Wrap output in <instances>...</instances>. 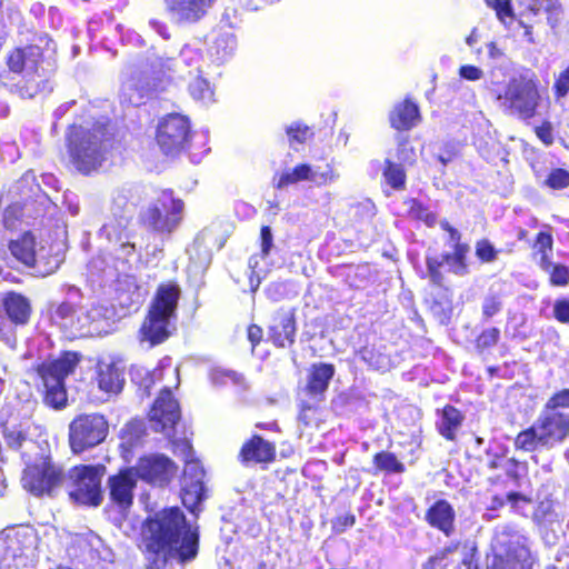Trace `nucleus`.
I'll return each mask as SVG.
<instances>
[{"label": "nucleus", "mask_w": 569, "mask_h": 569, "mask_svg": "<svg viewBox=\"0 0 569 569\" xmlns=\"http://www.w3.org/2000/svg\"><path fill=\"white\" fill-rule=\"evenodd\" d=\"M149 569H167L176 561L183 565L198 555L199 535L186 521L179 508L156 513L144 529Z\"/></svg>", "instance_id": "1"}, {"label": "nucleus", "mask_w": 569, "mask_h": 569, "mask_svg": "<svg viewBox=\"0 0 569 569\" xmlns=\"http://www.w3.org/2000/svg\"><path fill=\"white\" fill-rule=\"evenodd\" d=\"M139 199L138 187L126 184L117 188L112 194V216L99 230V238L110 243L117 259L122 263L137 254V226L129 204H134Z\"/></svg>", "instance_id": "2"}, {"label": "nucleus", "mask_w": 569, "mask_h": 569, "mask_svg": "<svg viewBox=\"0 0 569 569\" xmlns=\"http://www.w3.org/2000/svg\"><path fill=\"white\" fill-rule=\"evenodd\" d=\"M43 48L38 43L17 47L8 52L6 63L8 71L0 74L3 86H9L8 80L13 74L20 79L12 84L11 90L22 98H33L40 92L49 90L47 76L41 68Z\"/></svg>", "instance_id": "3"}, {"label": "nucleus", "mask_w": 569, "mask_h": 569, "mask_svg": "<svg viewBox=\"0 0 569 569\" xmlns=\"http://www.w3.org/2000/svg\"><path fill=\"white\" fill-rule=\"evenodd\" d=\"M180 290L177 284H161L149 307L139 330L140 343H147L148 348L164 342L176 329L177 305Z\"/></svg>", "instance_id": "4"}, {"label": "nucleus", "mask_w": 569, "mask_h": 569, "mask_svg": "<svg viewBox=\"0 0 569 569\" xmlns=\"http://www.w3.org/2000/svg\"><path fill=\"white\" fill-rule=\"evenodd\" d=\"M487 557L488 569H533L536 559L527 539L510 526H498Z\"/></svg>", "instance_id": "5"}, {"label": "nucleus", "mask_w": 569, "mask_h": 569, "mask_svg": "<svg viewBox=\"0 0 569 569\" xmlns=\"http://www.w3.org/2000/svg\"><path fill=\"white\" fill-rule=\"evenodd\" d=\"M68 149L73 166L82 173L96 170L106 159L108 142L106 128L74 126L68 137Z\"/></svg>", "instance_id": "6"}, {"label": "nucleus", "mask_w": 569, "mask_h": 569, "mask_svg": "<svg viewBox=\"0 0 569 569\" xmlns=\"http://www.w3.org/2000/svg\"><path fill=\"white\" fill-rule=\"evenodd\" d=\"M565 409H569V388L552 395L535 420L546 449L562 443L569 436V415Z\"/></svg>", "instance_id": "7"}, {"label": "nucleus", "mask_w": 569, "mask_h": 569, "mask_svg": "<svg viewBox=\"0 0 569 569\" xmlns=\"http://www.w3.org/2000/svg\"><path fill=\"white\" fill-rule=\"evenodd\" d=\"M80 361L77 352H64L58 359L42 363L39 375L46 388L44 403L53 409H62L67 405L64 379L71 375Z\"/></svg>", "instance_id": "8"}, {"label": "nucleus", "mask_w": 569, "mask_h": 569, "mask_svg": "<svg viewBox=\"0 0 569 569\" xmlns=\"http://www.w3.org/2000/svg\"><path fill=\"white\" fill-rule=\"evenodd\" d=\"M183 202L171 191H163L154 201L139 212V222L148 230L161 236L171 234L182 220Z\"/></svg>", "instance_id": "9"}, {"label": "nucleus", "mask_w": 569, "mask_h": 569, "mask_svg": "<svg viewBox=\"0 0 569 569\" xmlns=\"http://www.w3.org/2000/svg\"><path fill=\"white\" fill-rule=\"evenodd\" d=\"M500 107L511 114L529 119L536 113L539 101L537 84L526 77H512L502 90L497 92Z\"/></svg>", "instance_id": "10"}, {"label": "nucleus", "mask_w": 569, "mask_h": 569, "mask_svg": "<svg viewBox=\"0 0 569 569\" xmlns=\"http://www.w3.org/2000/svg\"><path fill=\"white\" fill-rule=\"evenodd\" d=\"M173 445L184 456V469L181 480V500L192 513L199 511L200 503L207 498L203 485L204 470L198 460L189 459L192 448L188 441H174Z\"/></svg>", "instance_id": "11"}, {"label": "nucleus", "mask_w": 569, "mask_h": 569, "mask_svg": "<svg viewBox=\"0 0 569 569\" xmlns=\"http://www.w3.org/2000/svg\"><path fill=\"white\" fill-rule=\"evenodd\" d=\"M106 467L77 466L69 471L71 487L69 496L72 500L89 506H99L102 501L101 479Z\"/></svg>", "instance_id": "12"}, {"label": "nucleus", "mask_w": 569, "mask_h": 569, "mask_svg": "<svg viewBox=\"0 0 569 569\" xmlns=\"http://www.w3.org/2000/svg\"><path fill=\"white\" fill-rule=\"evenodd\" d=\"M109 425L99 413L80 415L69 425V442L73 452L79 453L101 443L108 435Z\"/></svg>", "instance_id": "13"}, {"label": "nucleus", "mask_w": 569, "mask_h": 569, "mask_svg": "<svg viewBox=\"0 0 569 569\" xmlns=\"http://www.w3.org/2000/svg\"><path fill=\"white\" fill-rule=\"evenodd\" d=\"M190 138L189 120L178 113L168 114L157 129V142L166 154L180 152Z\"/></svg>", "instance_id": "14"}, {"label": "nucleus", "mask_w": 569, "mask_h": 569, "mask_svg": "<svg viewBox=\"0 0 569 569\" xmlns=\"http://www.w3.org/2000/svg\"><path fill=\"white\" fill-rule=\"evenodd\" d=\"M180 418L181 412L177 400L171 391L164 388L149 412L151 428L156 432H162L167 438L171 439L176 435L174 429Z\"/></svg>", "instance_id": "15"}, {"label": "nucleus", "mask_w": 569, "mask_h": 569, "mask_svg": "<svg viewBox=\"0 0 569 569\" xmlns=\"http://www.w3.org/2000/svg\"><path fill=\"white\" fill-rule=\"evenodd\" d=\"M61 468L51 461L28 467L22 476L23 488L34 496L51 495L62 483Z\"/></svg>", "instance_id": "16"}, {"label": "nucleus", "mask_w": 569, "mask_h": 569, "mask_svg": "<svg viewBox=\"0 0 569 569\" xmlns=\"http://www.w3.org/2000/svg\"><path fill=\"white\" fill-rule=\"evenodd\" d=\"M133 469L141 479L159 486L167 483L176 470L173 462L162 455L140 458Z\"/></svg>", "instance_id": "17"}, {"label": "nucleus", "mask_w": 569, "mask_h": 569, "mask_svg": "<svg viewBox=\"0 0 569 569\" xmlns=\"http://www.w3.org/2000/svg\"><path fill=\"white\" fill-rule=\"evenodd\" d=\"M138 475L133 468H128L109 478L110 500L120 509L127 510L132 506L133 490Z\"/></svg>", "instance_id": "18"}, {"label": "nucleus", "mask_w": 569, "mask_h": 569, "mask_svg": "<svg viewBox=\"0 0 569 569\" xmlns=\"http://www.w3.org/2000/svg\"><path fill=\"white\" fill-rule=\"evenodd\" d=\"M337 178L333 171L327 167L326 170L312 168L309 164L302 163L293 169L286 170L278 179L277 188L283 189L289 184L298 183L300 181H308L316 186H322Z\"/></svg>", "instance_id": "19"}, {"label": "nucleus", "mask_w": 569, "mask_h": 569, "mask_svg": "<svg viewBox=\"0 0 569 569\" xmlns=\"http://www.w3.org/2000/svg\"><path fill=\"white\" fill-rule=\"evenodd\" d=\"M216 0H167L170 18L178 24L194 23L203 18Z\"/></svg>", "instance_id": "20"}, {"label": "nucleus", "mask_w": 569, "mask_h": 569, "mask_svg": "<svg viewBox=\"0 0 569 569\" xmlns=\"http://www.w3.org/2000/svg\"><path fill=\"white\" fill-rule=\"evenodd\" d=\"M296 319L292 310H278L271 319L269 326V338L280 348H286L295 342L296 338Z\"/></svg>", "instance_id": "21"}, {"label": "nucleus", "mask_w": 569, "mask_h": 569, "mask_svg": "<svg viewBox=\"0 0 569 569\" xmlns=\"http://www.w3.org/2000/svg\"><path fill=\"white\" fill-rule=\"evenodd\" d=\"M102 311L99 308H79L72 319L64 322V330L73 337L93 336L100 332Z\"/></svg>", "instance_id": "22"}, {"label": "nucleus", "mask_w": 569, "mask_h": 569, "mask_svg": "<svg viewBox=\"0 0 569 569\" xmlns=\"http://www.w3.org/2000/svg\"><path fill=\"white\" fill-rule=\"evenodd\" d=\"M156 91V83L144 73H138L127 79L121 88L120 99L122 103L140 106L144 99Z\"/></svg>", "instance_id": "23"}, {"label": "nucleus", "mask_w": 569, "mask_h": 569, "mask_svg": "<svg viewBox=\"0 0 569 569\" xmlns=\"http://www.w3.org/2000/svg\"><path fill=\"white\" fill-rule=\"evenodd\" d=\"M98 387L108 393H118L124 382L122 370L110 358H102L96 366Z\"/></svg>", "instance_id": "24"}, {"label": "nucleus", "mask_w": 569, "mask_h": 569, "mask_svg": "<svg viewBox=\"0 0 569 569\" xmlns=\"http://www.w3.org/2000/svg\"><path fill=\"white\" fill-rule=\"evenodd\" d=\"M32 541V535L23 528L8 527L0 532V550L8 557L17 558Z\"/></svg>", "instance_id": "25"}, {"label": "nucleus", "mask_w": 569, "mask_h": 569, "mask_svg": "<svg viewBox=\"0 0 569 569\" xmlns=\"http://www.w3.org/2000/svg\"><path fill=\"white\" fill-rule=\"evenodd\" d=\"M274 445L260 436H253L240 451L242 462H270L274 459Z\"/></svg>", "instance_id": "26"}, {"label": "nucleus", "mask_w": 569, "mask_h": 569, "mask_svg": "<svg viewBox=\"0 0 569 569\" xmlns=\"http://www.w3.org/2000/svg\"><path fill=\"white\" fill-rule=\"evenodd\" d=\"M426 518L430 526L442 531L447 537L455 530L456 513L451 505L446 500L436 501L428 510Z\"/></svg>", "instance_id": "27"}, {"label": "nucleus", "mask_w": 569, "mask_h": 569, "mask_svg": "<svg viewBox=\"0 0 569 569\" xmlns=\"http://www.w3.org/2000/svg\"><path fill=\"white\" fill-rule=\"evenodd\" d=\"M236 48L237 39L233 32L230 30H218L212 37L208 51L213 61L222 63L232 57Z\"/></svg>", "instance_id": "28"}, {"label": "nucleus", "mask_w": 569, "mask_h": 569, "mask_svg": "<svg viewBox=\"0 0 569 569\" xmlns=\"http://www.w3.org/2000/svg\"><path fill=\"white\" fill-rule=\"evenodd\" d=\"M212 233L210 230H202L188 249L190 260L201 269L208 268L212 257Z\"/></svg>", "instance_id": "29"}, {"label": "nucleus", "mask_w": 569, "mask_h": 569, "mask_svg": "<svg viewBox=\"0 0 569 569\" xmlns=\"http://www.w3.org/2000/svg\"><path fill=\"white\" fill-rule=\"evenodd\" d=\"M333 375L335 368L332 365H313L308 376L307 392L315 398L322 396L328 389Z\"/></svg>", "instance_id": "30"}, {"label": "nucleus", "mask_w": 569, "mask_h": 569, "mask_svg": "<svg viewBox=\"0 0 569 569\" xmlns=\"http://www.w3.org/2000/svg\"><path fill=\"white\" fill-rule=\"evenodd\" d=\"M3 307L12 323L26 325L28 322L31 306L24 296L16 292L8 293L3 299Z\"/></svg>", "instance_id": "31"}, {"label": "nucleus", "mask_w": 569, "mask_h": 569, "mask_svg": "<svg viewBox=\"0 0 569 569\" xmlns=\"http://www.w3.org/2000/svg\"><path fill=\"white\" fill-rule=\"evenodd\" d=\"M420 119L418 106L410 100L397 104L390 113V123L397 130H409Z\"/></svg>", "instance_id": "32"}, {"label": "nucleus", "mask_w": 569, "mask_h": 569, "mask_svg": "<svg viewBox=\"0 0 569 569\" xmlns=\"http://www.w3.org/2000/svg\"><path fill=\"white\" fill-rule=\"evenodd\" d=\"M463 421L462 413L452 406H446L439 412V420L437 421V427L446 439L455 440L456 432L461 427Z\"/></svg>", "instance_id": "33"}, {"label": "nucleus", "mask_w": 569, "mask_h": 569, "mask_svg": "<svg viewBox=\"0 0 569 569\" xmlns=\"http://www.w3.org/2000/svg\"><path fill=\"white\" fill-rule=\"evenodd\" d=\"M62 262L63 256L60 252H52V248L47 250L41 247L31 268L37 276L47 277L56 272Z\"/></svg>", "instance_id": "34"}, {"label": "nucleus", "mask_w": 569, "mask_h": 569, "mask_svg": "<svg viewBox=\"0 0 569 569\" xmlns=\"http://www.w3.org/2000/svg\"><path fill=\"white\" fill-rule=\"evenodd\" d=\"M9 249L12 256L27 267L31 268L34 263L38 250H36V241L32 234L24 233L20 239L11 241Z\"/></svg>", "instance_id": "35"}, {"label": "nucleus", "mask_w": 569, "mask_h": 569, "mask_svg": "<svg viewBox=\"0 0 569 569\" xmlns=\"http://www.w3.org/2000/svg\"><path fill=\"white\" fill-rule=\"evenodd\" d=\"M30 427L31 422L29 420L4 422L2 435L7 446L14 450L20 449L28 440Z\"/></svg>", "instance_id": "36"}, {"label": "nucleus", "mask_w": 569, "mask_h": 569, "mask_svg": "<svg viewBox=\"0 0 569 569\" xmlns=\"http://www.w3.org/2000/svg\"><path fill=\"white\" fill-rule=\"evenodd\" d=\"M147 436L146 423L141 419H132L121 429V447L131 450L142 443Z\"/></svg>", "instance_id": "37"}, {"label": "nucleus", "mask_w": 569, "mask_h": 569, "mask_svg": "<svg viewBox=\"0 0 569 569\" xmlns=\"http://www.w3.org/2000/svg\"><path fill=\"white\" fill-rule=\"evenodd\" d=\"M107 243H108L107 249L109 250V254H111L113 257V264L111 266L107 261V257L104 254H99V256L94 257L88 264V269L93 277H100L101 274H104V273L112 276V270L124 272L127 264L132 259V258H130L128 261L122 263L121 261H119L117 259L114 252L111 249L110 243L108 241H107Z\"/></svg>", "instance_id": "38"}, {"label": "nucleus", "mask_w": 569, "mask_h": 569, "mask_svg": "<svg viewBox=\"0 0 569 569\" xmlns=\"http://www.w3.org/2000/svg\"><path fill=\"white\" fill-rule=\"evenodd\" d=\"M515 446L517 449H521L527 452H532L539 448H545L543 438L541 437V433L535 422L531 427L518 433L515 439Z\"/></svg>", "instance_id": "39"}, {"label": "nucleus", "mask_w": 569, "mask_h": 569, "mask_svg": "<svg viewBox=\"0 0 569 569\" xmlns=\"http://www.w3.org/2000/svg\"><path fill=\"white\" fill-rule=\"evenodd\" d=\"M469 249L468 244H459L452 249V252L443 253L445 264L448 266L449 271L458 276H463L468 272L466 259Z\"/></svg>", "instance_id": "40"}, {"label": "nucleus", "mask_w": 569, "mask_h": 569, "mask_svg": "<svg viewBox=\"0 0 569 569\" xmlns=\"http://www.w3.org/2000/svg\"><path fill=\"white\" fill-rule=\"evenodd\" d=\"M360 359L376 370H387L390 367L389 357L375 346H366L358 352Z\"/></svg>", "instance_id": "41"}, {"label": "nucleus", "mask_w": 569, "mask_h": 569, "mask_svg": "<svg viewBox=\"0 0 569 569\" xmlns=\"http://www.w3.org/2000/svg\"><path fill=\"white\" fill-rule=\"evenodd\" d=\"M189 92L196 101H199L202 104H209L214 101L213 89L211 88L210 83L202 77H196L189 83Z\"/></svg>", "instance_id": "42"}, {"label": "nucleus", "mask_w": 569, "mask_h": 569, "mask_svg": "<svg viewBox=\"0 0 569 569\" xmlns=\"http://www.w3.org/2000/svg\"><path fill=\"white\" fill-rule=\"evenodd\" d=\"M373 463L378 470L393 472V473H402L405 471V466L400 462L397 457L387 451H381L375 455Z\"/></svg>", "instance_id": "43"}, {"label": "nucleus", "mask_w": 569, "mask_h": 569, "mask_svg": "<svg viewBox=\"0 0 569 569\" xmlns=\"http://www.w3.org/2000/svg\"><path fill=\"white\" fill-rule=\"evenodd\" d=\"M383 177L388 184L393 189H401L406 182V173L401 166L392 163L390 160L386 161Z\"/></svg>", "instance_id": "44"}, {"label": "nucleus", "mask_w": 569, "mask_h": 569, "mask_svg": "<svg viewBox=\"0 0 569 569\" xmlns=\"http://www.w3.org/2000/svg\"><path fill=\"white\" fill-rule=\"evenodd\" d=\"M518 4L522 8L523 12H530L532 14H538L540 11L545 10L547 12H551L556 9V4L558 0H517Z\"/></svg>", "instance_id": "45"}, {"label": "nucleus", "mask_w": 569, "mask_h": 569, "mask_svg": "<svg viewBox=\"0 0 569 569\" xmlns=\"http://www.w3.org/2000/svg\"><path fill=\"white\" fill-rule=\"evenodd\" d=\"M290 144L293 142L303 143L312 136V131L308 126L295 122L286 128Z\"/></svg>", "instance_id": "46"}, {"label": "nucleus", "mask_w": 569, "mask_h": 569, "mask_svg": "<svg viewBox=\"0 0 569 569\" xmlns=\"http://www.w3.org/2000/svg\"><path fill=\"white\" fill-rule=\"evenodd\" d=\"M445 264L443 253L435 257H427V270L432 283L442 286L443 274L440 268Z\"/></svg>", "instance_id": "47"}, {"label": "nucleus", "mask_w": 569, "mask_h": 569, "mask_svg": "<svg viewBox=\"0 0 569 569\" xmlns=\"http://www.w3.org/2000/svg\"><path fill=\"white\" fill-rule=\"evenodd\" d=\"M545 183L551 189H565L569 187V171L565 169H553Z\"/></svg>", "instance_id": "48"}, {"label": "nucleus", "mask_w": 569, "mask_h": 569, "mask_svg": "<svg viewBox=\"0 0 569 569\" xmlns=\"http://www.w3.org/2000/svg\"><path fill=\"white\" fill-rule=\"evenodd\" d=\"M501 308V299L495 293H489L485 297L482 302V317L488 320L497 315Z\"/></svg>", "instance_id": "49"}, {"label": "nucleus", "mask_w": 569, "mask_h": 569, "mask_svg": "<svg viewBox=\"0 0 569 569\" xmlns=\"http://www.w3.org/2000/svg\"><path fill=\"white\" fill-rule=\"evenodd\" d=\"M500 338V330L498 328H490L483 330L477 338L476 346L479 350H485L497 345Z\"/></svg>", "instance_id": "50"}, {"label": "nucleus", "mask_w": 569, "mask_h": 569, "mask_svg": "<svg viewBox=\"0 0 569 569\" xmlns=\"http://www.w3.org/2000/svg\"><path fill=\"white\" fill-rule=\"evenodd\" d=\"M506 449L502 447L492 448L489 447L486 450L487 466L490 470L501 469L503 461L507 459L505 456Z\"/></svg>", "instance_id": "51"}, {"label": "nucleus", "mask_w": 569, "mask_h": 569, "mask_svg": "<svg viewBox=\"0 0 569 569\" xmlns=\"http://www.w3.org/2000/svg\"><path fill=\"white\" fill-rule=\"evenodd\" d=\"M476 256L483 262H492L497 259V250L486 239L476 243Z\"/></svg>", "instance_id": "52"}, {"label": "nucleus", "mask_w": 569, "mask_h": 569, "mask_svg": "<svg viewBox=\"0 0 569 569\" xmlns=\"http://www.w3.org/2000/svg\"><path fill=\"white\" fill-rule=\"evenodd\" d=\"M501 469L505 470L506 475L510 479L518 481L521 478L522 472L526 471V463H521L517 461L515 458H507L503 461Z\"/></svg>", "instance_id": "53"}, {"label": "nucleus", "mask_w": 569, "mask_h": 569, "mask_svg": "<svg viewBox=\"0 0 569 569\" xmlns=\"http://www.w3.org/2000/svg\"><path fill=\"white\" fill-rule=\"evenodd\" d=\"M549 273L553 286H566L569 282V269L562 264H555Z\"/></svg>", "instance_id": "54"}, {"label": "nucleus", "mask_w": 569, "mask_h": 569, "mask_svg": "<svg viewBox=\"0 0 569 569\" xmlns=\"http://www.w3.org/2000/svg\"><path fill=\"white\" fill-rule=\"evenodd\" d=\"M553 317L561 323H569V299H557L553 302Z\"/></svg>", "instance_id": "55"}, {"label": "nucleus", "mask_w": 569, "mask_h": 569, "mask_svg": "<svg viewBox=\"0 0 569 569\" xmlns=\"http://www.w3.org/2000/svg\"><path fill=\"white\" fill-rule=\"evenodd\" d=\"M76 310L72 305L63 302L57 307L52 317L64 329V322L73 318Z\"/></svg>", "instance_id": "56"}, {"label": "nucleus", "mask_w": 569, "mask_h": 569, "mask_svg": "<svg viewBox=\"0 0 569 569\" xmlns=\"http://www.w3.org/2000/svg\"><path fill=\"white\" fill-rule=\"evenodd\" d=\"M555 91L558 97H565L569 92V66L561 71L555 82Z\"/></svg>", "instance_id": "57"}, {"label": "nucleus", "mask_w": 569, "mask_h": 569, "mask_svg": "<svg viewBox=\"0 0 569 569\" xmlns=\"http://www.w3.org/2000/svg\"><path fill=\"white\" fill-rule=\"evenodd\" d=\"M261 253L267 257L273 246V236L270 227L263 226L260 231Z\"/></svg>", "instance_id": "58"}, {"label": "nucleus", "mask_w": 569, "mask_h": 569, "mask_svg": "<svg viewBox=\"0 0 569 569\" xmlns=\"http://www.w3.org/2000/svg\"><path fill=\"white\" fill-rule=\"evenodd\" d=\"M459 76L469 81H477L483 77V71L476 66L465 64L460 67Z\"/></svg>", "instance_id": "59"}, {"label": "nucleus", "mask_w": 569, "mask_h": 569, "mask_svg": "<svg viewBox=\"0 0 569 569\" xmlns=\"http://www.w3.org/2000/svg\"><path fill=\"white\" fill-rule=\"evenodd\" d=\"M535 248L538 253H548L552 249V237L547 232L538 233Z\"/></svg>", "instance_id": "60"}, {"label": "nucleus", "mask_w": 569, "mask_h": 569, "mask_svg": "<svg viewBox=\"0 0 569 569\" xmlns=\"http://www.w3.org/2000/svg\"><path fill=\"white\" fill-rule=\"evenodd\" d=\"M496 14L505 26H508L507 19H509L510 22L513 20V10L510 1L503 0L501 6L496 10Z\"/></svg>", "instance_id": "61"}, {"label": "nucleus", "mask_w": 569, "mask_h": 569, "mask_svg": "<svg viewBox=\"0 0 569 569\" xmlns=\"http://www.w3.org/2000/svg\"><path fill=\"white\" fill-rule=\"evenodd\" d=\"M416 154L412 147L408 142H402L398 148V159L402 162L411 163L415 161Z\"/></svg>", "instance_id": "62"}, {"label": "nucleus", "mask_w": 569, "mask_h": 569, "mask_svg": "<svg viewBox=\"0 0 569 569\" xmlns=\"http://www.w3.org/2000/svg\"><path fill=\"white\" fill-rule=\"evenodd\" d=\"M536 132H537V136L539 137V139L545 144L550 146L553 142L552 130L549 124H543L541 127H538Z\"/></svg>", "instance_id": "63"}, {"label": "nucleus", "mask_w": 569, "mask_h": 569, "mask_svg": "<svg viewBox=\"0 0 569 569\" xmlns=\"http://www.w3.org/2000/svg\"><path fill=\"white\" fill-rule=\"evenodd\" d=\"M261 338H262V329L257 325H251L248 328V339L252 343V347H254L257 343H259Z\"/></svg>", "instance_id": "64"}]
</instances>
